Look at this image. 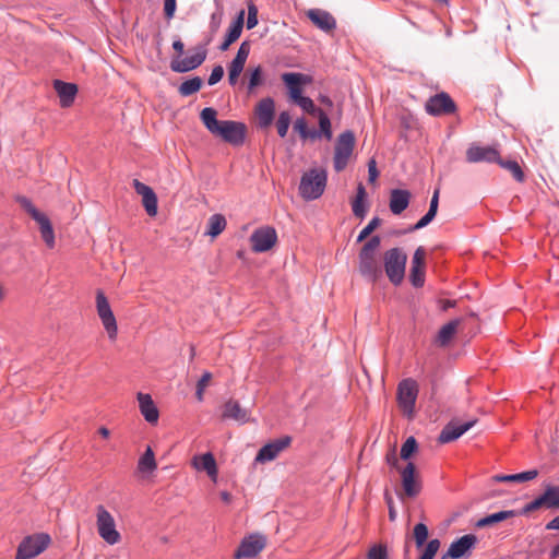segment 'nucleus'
<instances>
[{
    "label": "nucleus",
    "mask_w": 559,
    "mask_h": 559,
    "mask_svg": "<svg viewBox=\"0 0 559 559\" xmlns=\"http://www.w3.org/2000/svg\"><path fill=\"white\" fill-rule=\"evenodd\" d=\"M200 119L211 134L221 138L225 142L235 146L245 142L247 127L243 122L218 120L217 111L212 107L203 108L200 112Z\"/></svg>",
    "instance_id": "f257e3e1"
},
{
    "label": "nucleus",
    "mask_w": 559,
    "mask_h": 559,
    "mask_svg": "<svg viewBox=\"0 0 559 559\" xmlns=\"http://www.w3.org/2000/svg\"><path fill=\"white\" fill-rule=\"evenodd\" d=\"M173 49L177 52V56L171 58L169 68L173 72L176 73H187L189 71L195 70L206 59V50L202 47L197 48L193 55L181 58L185 51V44L178 36L173 41Z\"/></svg>",
    "instance_id": "f03ea898"
},
{
    "label": "nucleus",
    "mask_w": 559,
    "mask_h": 559,
    "mask_svg": "<svg viewBox=\"0 0 559 559\" xmlns=\"http://www.w3.org/2000/svg\"><path fill=\"white\" fill-rule=\"evenodd\" d=\"M328 173L325 169L311 168L300 179L299 194L306 201L319 199L326 187Z\"/></svg>",
    "instance_id": "7ed1b4c3"
},
{
    "label": "nucleus",
    "mask_w": 559,
    "mask_h": 559,
    "mask_svg": "<svg viewBox=\"0 0 559 559\" xmlns=\"http://www.w3.org/2000/svg\"><path fill=\"white\" fill-rule=\"evenodd\" d=\"M407 255L401 248H392L384 253V270L390 282L397 286L405 276Z\"/></svg>",
    "instance_id": "20e7f679"
},
{
    "label": "nucleus",
    "mask_w": 559,
    "mask_h": 559,
    "mask_svg": "<svg viewBox=\"0 0 559 559\" xmlns=\"http://www.w3.org/2000/svg\"><path fill=\"white\" fill-rule=\"evenodd\" d=\"M47 533H36L25 536L17 546L15 559H33L41 554L50 544Z\"/></svg>",
    "instance_id": "39448f33"
},
{
    "label": "nucleus",
    "mask_w": 559,
    "mask_h": 559,
    "mask_svg": "<svg viewBox=\"0 0 559 559\" xmlns=\"http://www.w3.org/2000/svg\"><path fill=\"white\" fill-rule=\"evenodd\" d=\"M355 134L352 130L342 132L335 143L333 167L335 171L344 170L355 147Z\"/></svg>",
    "instance_id": "423d86ee"
},
{
    "label": "nucleus",
    "mask_w": 559,
    "mask_h": 559,
    "mask_svg": "<svg viewBox=\"0 0 559 559\" xmlns=\"http://www.w3.org/2000/svg\"><path fill=\"white\" fill-rule=\"evenodd\" d=\"M96 524L99 536L109 545H115L120 540V534L116 530L114 516L102 504L96 509Z\"/></svg>",
    "instance_id": "0eeeda50"
},
{
    "label": "nucleus",
    "mask_w": 559,
    "mask_h": 559,
    "mask_svg": "<svg viewBox=\"0 0 559 559\" xmlns=\"http://www.w3.org/2000/svg\"><path fill=\"white\" fill-rule=\"evenodd\" d=\"M396 395L399 406L405 414L412 415L414 413L415 403L418 396L417 382L412 378L402 380L397 385Z\"/></svg>",
    "instance_id": "6e6552de"
},
{
    "label": "nucleus",
    "mask_w": 559,
    "mask_h": 559,
    "mask_svg": "<svg viewBox=\"0 0 559 559\" xmlns=\"http://www.w3.org/2000/svg\"><path fill=\"white\" fill-rule=\"evenodd\" d=\"M249 241L253 252H266L276 243L277 233L272 226H262L253 230L250 235Z\"/></svg>",
    "instance_id": "1a4fd4ad"
},
{
    "label": "nucleus",
    "mask_w": 559,
    "mask_h": 559,
    "mask_svg": "<svg viewBox=\"0 0 559 559\" xmlns=\"http://www.w3.org/2000/svg\"><path fill=\"white\" fill-rule=\"evenodd\" d=\"M96 309L109 338L114 340L117 336V321L107 297L100 289L96 293Z\"/></svg>",
    "instance_id": "9d476101"
},
{
    "label": "nucleus",
    "mask_w": 559,
    "mask_h": 559,
    "mask_svg": "<svg viewBox=\"0 0 559 559\" xmlns=\"http://www.w3.org/2000/svg\"><path fill=\"white\" fill-rule=\"evenodd\" d=\"M478 538L474 534L463 535L453 540L440 559H463L471 555Z\"/></svg>",
    "instance_id": "9b49d317"
},
{
    "label": "nucleus",
    "mask_w": 559,
    "mask_h": 559,
    "mask_svg": "<svg viewBox=\"0 0 559 559\" xmlns=\"http://www.w3.org/2000/svg\"><path fill=\"white\" fill-rule=\"evenodd\" d=\"M265 545L266 538L262 534H250L240 542L234 557L236 559H252L263 550Z\"/></svg>",
    "instance_id": "f8f14e48"
},
{
    "label": "nucleus",
    "mask_w": 559,
    "mask_h": 559,
    "mask_svg": "<svg viewBox=\"0 0 559 559\" xmlns=\"http://www.w3.org/2000/svg\"><path fill=\"white\" fill-rule=\"evenodd\" d=\"M425 109L429 115L439 117L454 114L456 111V104L448 93L441 92L428 98Z\"/></svg>",
    "instance_id": "ddd939ff"
},
{
    "label": "nucleus",
    "mask_w": 559,
    "mask_h": 559,
    "mask_svg": "<svg viewBox=\"0 0 559 559\" xmlns=\"http://www.w3.org/2000/svg\"><path fill=\"white\" fill-rule=\"evenodd\" d=\"M358 270L361 276L371 283L378 282L383 276L377 255L358 254Z\"/></svg>",
    "instance_id": "4468645a"
},
{
    "label": "nucleus",
    "mask_w": 559,
    "mask_h": 559,
    "mask_svg": "<svg viewBox=\"0 0 559 559\" xmlns=\"http://www.w3.org/2000/svg\"><path fill=\"white\" fill-rule=\"evenodd\" d=\"M292 443L290 436H283L264 444L255 456V462L265 463L273 461L284 449Z\"/></svg>",
    "instance_id": "2eb2a0df"
},
{
    "label": "nucleus",
    "mask_w": 559,
    "mask_h": 559,
    "mask_svg": "<svg viewBox=\"0 0 559 559\" xmlns=\"http://www.w3.org/2000/svg\"><path fill=\"white\" fill-rule=\"evenodd\" d=\"M250 53V46L248 41H242L237 50L235 58L228 66V82L235 86L238 82L239 75L243 71L246 61Z\"/></svg>",
    "instance_id": "dca6fc26"
},
{
    "label": "nucleus",
    "mask_w": 559,
    "mask_h": 559,
    "mask_svg": "<svg viewBox=\"0 0 559 559\" xmlns=\"http://www.w3.org/2000/svg\"><path fill=\"white\" fill-rule=\"evenodd\" d=\"M425 249L423 247H418L412 259L409 282L415 288H420L425 284Z\"/></svg>",
    "instance_id": "f3484780"
},
{
    "label": "nucleus",
    "mask_w": 559,
    "mask_h": 559,
    "mask_svg": "<svg viewBox=\"0 0 559 559\" xmlns=\"http://www.w3.org/2000/svg\"><path fill=\"white\" fill-rule=\"evenodd\" d=\"M306 15L317 28L326 34L332 33L336 28V19L326 10L310 9Z\"/></svg>",
    "instance_id": "a211bd4d"
},
{
    "label": "nucleus",
    "mask_w": 559,
    "mask_h": 559,
    "mask_svg": "<svg viewBox=\"0 0 559 559\" xmlns=\"http://www.w3.org/2000/svg\"><path fill=\"white\" fill-rule=\"evenodd\" d=\"M476 423L477 419H472L463 424H455L454 421H450L442 428L438 437V441L442 444L455 441L466 431L472 429Z\"/></svg>",
    "instance_id": "6ab92c4d"
},
{
    "label": "nucleus",
    "mask_w": 559,
    "mask_h": 559,
    "mask_svg": "<svg viewBox=\"0 0 559 559\" xmlns=\"http://www.w3.org/2000/svg\"><path fill=\"white\" fill-rule=\"evenodd\" d=\"M499 152L490 146L471 145L466 151V160L468 163H498Z\"/></svg>",
    "instance_id": "aec40b11"
},
{
    "label": "nucleus",
    "mask_w": 559,
    "mask_h": 559,
    "mask_svg": "<svg viewBox=\"0 0 559 559\" xmlns=\"http://www.w3.org/2000/svg\"><path fill=\"white\" fill-rule=\"evenodd\" d=\"M402 486L405 495L409 498L416 497L420 492V484L416 480V466L413 462L401 472Z\"/></svg>",
    "instance_id": "412c9836"
},
{
    "label": "nucleus",
    "mask_w": 559,
    "mask_h": 559,
    "mask_svg": "<svg viewBox=\"0 0 559 559\" xmlns=\"http://www.w3.org/2000/svg\"><path fill=\"white\" fill-rule=\"evenodd\" d=\"M245 23V11L241 10L236 19L230 23L227 33L225 35L224 41L219 45L221 51H226L229 46L235 43L241 35Z\"/></svg>",
    "instance_id": "4be33fe9"
},
{
    "label": "nucleus",
    "mask_w": 559,
    "mask_h": 559,
    "mask_svg": "<svg viewBox=\"0 0 559 559\" xmlns=\"http://www.w3.org/2000/svg\"><path fill=\"white\" fill-rule=\"evenodd\" d=\"M138 401H139L140 412L143 415L144 419L148 424H156L158 421L159 412H158V408L156 407L152 396L150 394L139 392Z\"/></svg>",
    "instance_id": "5701e85b"
},
{
    "label": "nucleus",
    "mask_w": 559,
    "mask_h": 559,
    "mask_svg": "<svg viewBox=\"0 0 559 559\" xmlns=\"http://www.w3.org/2000/svg\"><path fill=\"white\" fill-rule=\"evenodd\" d=\"M275 115V102L271 97L261 99L257 106V116L260 128H267L272 124Z\"/></svg>",
    "instance_id": "b1692460"
},
{
    "label": "nucleus",
    "mask_w": 559,
    "mask_h": 559,
    "mask_svg": "<svg viewBox=\"0 0 559 559\" xmlns=\"http://www.w3.org/2000/svg\"><path fill=\"white\" fill-rule=\"evenodd\" d=\"M411 192L405 189H393L390 193L389 207L394 215H400L409 205Z\"/></svg>",
    "instance_id": "393cba45"
},
{
    "label": "nucleus",
    "mask_w": 559,
    "mask_h": 559,
    "mask_svg": "<svg viewBox=\"0 0 559 559\" xmlns=\"http://www.w3.org/2000/svg\"><path fill=\"white\" fill-rule=\"evenodd\" d=\"M53 87L59 96L60 105L62 107L71 106L78 93V86L74 83L55 80Z\"/></svg>",
    "instance_id": "a878e982"
},
{
    "label": "nucleus",
    "mask_w": 559,
    "mask_h": 559,
    "mask_svg": "<svg viewBox=\"0 0 559 559\" xmlns=\"http://www.w3.org/2000/svg\"><path fill=\"white\" fill-rule=\"evenodd\" d=\"M222 418L234 419L240 424H245L249 420V414L237 401L229 400L223 405Z\"/></svg>",
    "instance_id": "bb28decb"
},
{
    "label": "nucleus",
    "mask_w": 559,
    "mask_h": 559,
    "mask_svg": "<svg viewBox=\"0 0 559 559\" xmlns=\"http://www.w3.org/2000/svg\"><path fill=\"white\" fill-rule=\"evenodd\" d=\"M282 81L287 91L290 92L311 84L312 76L300 72H285L282 74Z\"/></svg>",
    "instance_id": "cd10ccee"
},
{
    "label": "nucleus",
    "mask_w": 559,
    "mask_h": 559,
    "mask_svg": "<svg viewBox=\"0 0 559 559\" xmlns=\"http://www.w3.org/2000/svg\"><path fill=\"white\" fill-rule=\"evenodd\" d=\"M514 516H518L516 510H503V511L488 514V515L479 519L475 525L478 528H483L486 526H491L493 524H497L499 522H502L504 520H508V519L514 518Z\"/></svg>",
    "instance_id": "c85d7f7f"
},
{
    "label": "nucleus",
    "mask_w": 559,
    "mask_h": 559,
    "mask_svg": "<svg viewBox=\"0 0 559 559\" xmlns=\"http://www.w3.org/2000/svg\"><path fill=\"white\" fill-rule=\"evenodd\" d=\"M366 197H367L366 188L360 182L357 187L356 198L352 202V210H353L354 215L361 219L365 218V216L367 214Z\"/></svg>",
    "instance_id": "c756f323"
},
{
    "label": "nucleus",
    "mask_w": 559,
    "mask_h": 559,
    "mask_svg": "<svg viewBox=\"0 0 559 559\" xmlns=\"http://www.w3.org/2000/svg\"><path fill=\"white\" fill-rule=\"evenodd\" d=\"M537 475V469H528L516 474L497 475L495 476V479L500 483H524L533 480Z\"/></svg>",
    "instance_id": "7c9ffc66"
},
{
    "label": "nucleus",
    "mask_w": 559,
    "mask_h": 559,
    "mask_svg": "<svg viewBox=\"0 0 559 559\" xmlns=\"http://www.w3.org/2000/svg\"><path fill=\"white\" fill-rule=\"evenodd\" d=\"M203 85V80L202 78L200 76H193V78H190L186 81H183L179 87H178V93L182 96V97H189L195 93H198L201 87Z\"/></svg>",
    "instance_id": "2f4dec72"
},
{
    "label": "nucleus",
    "mask_w": 559,
    "mask_h": 559,
    "mask_svg": "<svg viewBox=\"0 0 559 559\" xmlns=\"http://www.w3.org/2000/svg\"><path fill=\"white\" fill-rule=\"evenodd\" d=\"M226 218L222 214H213L210 216L207 221V229L206 235L211 236L212 238L217 237L226 227Z\"/></svg>",
    "instance_id": "473e14b6"
},
{
    "label": "nucleus",
    "mask_w": 559,
    "mask_h": 559,
    "mask_svg": "<svg viewBox=\"0 0 559 559\" xmlns=\"http://www.w3.org/2000/svg\"><path fill=\"white\" fill-rule=\"evenodd\" d=\"M157 464L155 461L154 452L151 447H147L138 462V469L141 473H152L156 469Z\"/></svg>",
    "instance_id": "72a5a7b5"
},
{
    "label": "nucleus",
    "mask_w": 559,
    "mask_h": 559,
    "mask_svg": "<svg viewBox=\"0 0 559 559\" xmlns=\"http://www.w3.org/2000/svg\"><path fill=\"white\" fill-rule=\"evenodd\" d=\"M543 497L546 509L559 510V486L547 485L543 492Z\"/></svg>",
    "instance_id": "f704fd0d"
},
{
    "label": "nucleus",
    "mask_w": 559,
    "mask_h": 559,
    "mask_svg": "<svg viewBox=\"0 0 559 559\" xmlns=\"http://www.w3.org/2000/svg\"><path fill=\"white\" fill-rule=\"evenodd\" d=\"M460 324L459 319L451 320L450 322L442 325V328L439 330L438 333V340L440 344L445 345L448 344L452 337L454 336L456 329Z\"/></svg>",
    "instance_id": "c9c22d12"
},
{
    "label": "nucleus",
    "mask_w": 559,
    "mask_h": 559,
    "mask_svg": "<svg viewBox=\"0 0 559 559\" xmlns=\"http://www.w3.org/2000/svg\"><path fill=\"white\" fill-rule=\"evenodd\" d=\"M429 530L425 523H417L413 528V537L415 540V546L418 550H420L428 542Z\"/></svg>",
    "instance_id": "e433bc0d"
},
{
    "label": "nucleus",
    "mask_w": 559,
    "mask_h": 559,
    "mask_svg": "<svg viewBox=\"0 0 559 559\" xmlns=\"http://www.w3.org/2000/svg\"><path fill=\"white\" fill-rule=\"evenodd\" d=\"M497 164L499 166H501L502 168L508 169L518 182L524 181V178H525L524 173H523L520 164L516 160H514V159L504 160L501 157H499V160Z\"/></svg>",
    "instance_id": "4c0bfd02"
},
{
    "label": "nucleus",
    "mask_w": 559,
    "mask_h": 559,
    "mask_svg": "<svg viewBox=\"0 0 559 559\" xmlns=\"http://www.w3.org/2000/svg\"><path fill=\"white\" fill-rule=\"evenodd\" d=\"M263 83V69L261 66H257L255 68L249 71V80L247 85L248 93H252L257 87L261 86Z\"/></svg>",
    "instance_id": "58836bf2"
},
{
    "label": "nucleus",
    "mask_w": 559,
    "mask_h": 559,
    "mask_svg": "<svg viewBox=\"0 0 559 559\" xmlns=\"http://www.w3.org/2000/svg\"><path fill=\"white\" fill-rule=\"evenodd\" d=\"M319 119V131L321 132L322 136L325 138L328 141L332 139V123L331 119L328 116L325 111L318 110V114L316 115Z\"/></svg>",
    "instance_id": "ea45409f"
},
{
    "label": "nucleus",
    "mask_w": 559,
    "mask_h": 559,
    "mask_svg": "<svg viewBox=\"0 0 559 559\" xmlns=\"http://www.w3.org/2000/svg\"><path fill=\"white\" fill-rule=\"evenodd\" d=\"M198 467L204 469L207 473V475L211 477L216 476V474H217V465H216L215 457L210 452L203 454L200 457V466H198Z\"/></svg>",
    "instance_id": "a19ab883"
},
{
    "label": "nucleus",
    "mask_w": 559,
    "mask_h": 559,
    "mask_svg": "<svg viewBox=\"0 0 559 559\" xmlns=\"http://www.w3.org/2000/svg\"><path fill=\"white\" fill-rule=\"evenodd\" d=\"M418 450V443L415 437H408L401 447L400 456L402 460H409Z\"/></svg>",
    "instance_id": "79ce46f5"
},
{
    "label": "nucleus",
    "mask_w": 559,
    "mask_h": 559,
    "mask_svg": "<svg viewBox=\"0 0 559 559\" xmlns=\"http://www.w3.org/2000/svg\"><path fill=\"white\" fill-rule=\"evenodd\" d=\"M441 542L438 538H432L421 548L423 551L418 559H433L440 549Z\"/></svg>",
    "instance_id": "37998d69"
},
{
    "label": "nucleus",
    "mask_w": 559,
    "mask_h": 559,
    "mask_svg": "<svg viewBox=\"0 0 559 559\" xmlns=\"http://www.w3.org/2000/svg\"><path fill=\"white\" fill-rule=\"evenodd\" d=\"M381 245V238L378 235L371 236L361 247L359 254L377 255L376 251Z\"/></svg>",
    "instance_id": "c03bdc74"
},
{
    "label": "nucleus",
    "mask_w": 559,
    "mask_h": 559,
    "mask_svg": "<svg viewBox=\"0 0 559 559\" xmlns=\"http://www.w3.org/2000/svg\"><path fill=\"white\" fill-rule=\"evenodd\" d=\"M381 224V218L378 216H374L371 218V221L359 231L356 241L362 242L368 237L370 238V235L377 229Z\"/></svg>",
    "instance_id": "a18cd8bd"
},
{
    "label": "nucleus",
    "mask_w": 559,
    "mask_h": 559,
    "mask_svg": "<svg viewBox=\"0 0 559 559\" xmlns=\"http://www.w3.org/2000/svg\"><path fill=\"white\" fill-rule=\"evenodd\" d=\"M142 204L150 216L157 214V197L154 190L142 198Z\"/></svg>",
    "instance_id": "49530a36"
},
{
    "label": "nucleus",
    "mask_w": 559,
    "mask_h": 559,
    "mask_svg": "<svg viewBox=\"0 0 559 559\" xmlns=\"http://www.w3.org/2000/svg\"><path fill=\"white\" fill-rule=\"evenodd\" d=\"M290 126V115L288 111H282L278 115L276 121L277 133L281 138H285L287 135L288 129Z\"/></svg>",
    "instance_id": "de8ad7c7"
},
{
    "label": "nucleus",
    "mask_w": 559,
    "mask_h": 559,
    "mask_svg": "<svg viewBox=\"0 0 559 559\" xmlns=\"http://www.w3.org/2000/svg\"><path fill=\"white\" fill-rule=\"evenodd\" d=\"M540 508H545V500L543 497V493L536 497L534 500L525 504L520 511L518 512V515H526L530 512H533L535 510H538Z\"/></svg>",
    "instance_id": "09e8293b"
},
{
    "label": "nucleus",
    "mask_w": 559,
    "mask_h": 559,
    "mask_svg": "<svg viewBox=\"0 0 559 559\" xmlns=\"http://www.w3.org/2000/svg\"><path fill=\"white\" fill-rule=\"evenodd\" d=\"M40 235L47 247L53 248L55 246V233L51 223L39 227Z\"/></svg>",
    "instance_id": "8fccbe9b"
},
{
    "label": "nucleus",
    "mask_w": 559,
    "mask_h": 559,
    "mask_svg": "<svg viewBox=\"0 0 559 559\" xmlns=\"http://www.w3.org/2000/svg\"><path fill=\"white\" fill-rule=\"evenodd\" d=\"M304 111H306L309 115L316 116L318 114V110H321V108L317 107L313 103V100L308 97L304 96L298 103H296Z\"/></svg>",
    "instance_id": "3c124183"
},
{
    "label": "nucleus",
    "mask_w": 559,
    "mask_h": 559,
    "mask_svg": "<svg viewBox=\"0 0 559 559\" xmlns=\"http://www.w3.org/2000/svg\"><path fill=\"white\" fill-rule=\"evenodd\" d=\"M368 559H388V550L383 545H374L369 549Z\"/></svg>",
    "instance_id": "603ef678"
},
{
    "label": "nucleus",
    "mask_w": 559,
    "mask_h": 559,
    "mask_svg": "<svg viewBox=\"0 0 559 559\" xmlns=\"http://www.w3.org/2000/svg\"><path fill=\"white\" fill-rule=\"evenodd\" d=\"M258 24V9L253 3L248 5V17L246 22V26L248 29H252Z\"/></svg>",
    "instance_id": "864d4df0"
},
{
    "label": "nucleus",
    "mask_w": 559,
    "mask_h": 559,
    "mask_svg": "<svg viewBox=\"0 0 559 559\" xmlns=\"http://www.w3.org/2000/svg\"><path fill=\"white\" fill-rule=\"evenodd\" d=\"M15 201L21 205V207L26 211L31 216L34 215L38 210L34 206L32 201L24 195H16Z\"/></svg>",
    "instance_id": "5fc2aeb1"
},
{
    "label": "nucleus",
    "mask_w": 559,
    "mask_h": 559,
    "mask_svg": "<svg viewBox=\"0 0 559 559\" xmlns=\"http://www.w3.org/2000/svg\"><path fill=\"white\" fill-rule=\"evenodd\" d=\"M224 76V68L221 64L215 66L207 79V84L213 86L217 84Z\"/></svg>",
    "instance_id": "6e6d98bb"
},
{
    "label": "nucleus",
    "mask_w": 559,
    "mask_h": 559,
    "mask_svg": "<svg viewBox=\"0 0 559 559\" xmlns=\"http://www.w3.org/2000/svg\"><path fill=\"white\" fill-rule=\"evenodd\" d=\"M294 131H296L302 140H306V133L308 130L307 121L304 117L297 118L294 122Z\"/></svg>",
    "instance_id": "4d7b16f0"
},
{
    "label": "nucleus",
    "mask_w": 559,
    "mask_h": 559,
    "mask_svg": "<svg viewBox=\"0 0 559 559\" xmlns=\"http://www.w3.org/2000/svg\"><path fill=\"white\" fill-rule=\"evenodd\" d=\"M176 9L177 0H164V15L167 20L174 19Z\"/></svg>",
    "instance_id": "13d9d810"
},
{
    "label": "nucleus",
    "mask_w": 559,
    "mask_h": 559,
    "mask_svg": "<svg viewBox=\"0 0 559 559\" xmlns=\"http://www.w3.org/2000/svg\"><path fill=\"white\" fill-rule=\"evenodd\" d=\"M378 177H379V171L377 169V163L373 158H371L368 162V181L372 183L377 180Z\"/></svg>",
    "instance_id": "bf43d9fd"
},
{
    "label": "nucleus",
    "mask_w": 559,
    "mask_h": 559,
    "mask_svg": "<svg viewBox=\"0 0 559 559\" xmlns=\"http://www.w3.org/2000/svg\"><path fill=\"white\" fill-rule=\"evenodd\" d=\"M133 187L135 192L140 194L142 198L144 197V194H148L150 192L153 191V189L150 186L139 181L138 179L133 181Z\"/></svg>",
    "instance_id": "052dcab7"
},
{
    "label": "nucleus",
    "mask_w": 559,
    "mask_h": 559,
    "mask_svg": "<svg viewBox=\"0 0 559 559\" xmlns=\"http://www.w3.org/2000/svg\"><path fill=\"white\" fill-rule=\"evenodd\" d=\"M384 499H385V502L388 504V508H389V519L390 521H395L396 520V516H397V513L393 507V500H392V497L385 492L384 495Z\"/></svg>",
    "instance_id": "680f3d73"
},
{
    "label": "nucleus",
    "mask_w": 559,
    "mask_h": 559,
    "mask_svg": "<svg viewBox=\"0 0 559 559\" xmlns=\"http://www.w3.org/2000/svg\"><path fill=\"white\" fill-rule=\"evenodd\" d=\"M32 218L34 221L37 222V224L39 225V227H43L44 225H47L50 223L49 218L41 212L37 211L36 213H34V215L32 216Z\"/></svg>",
    "instance_id": "e2e57ef3"
},
{
    "label": "nucleus",
    "mask_w": 559,
    "mask_h": 559,
    "mask_svg": "<svg viewBox=\"0 0 559 559\" xmlns=\"http://www.w3.org/2000/svg\"><path fill=\"white\" fill-rule=\"evenodd\" d=\"M430 223L426 219L425 215L414 225L409 226L408 229L406 231H416V230H419L424 227H426L427 225H429Z\"/></svg>",
    "instance_id": "0e129e2a"
},
{
    "label": "nucleus",
    "mask_w": 559,
    "mask_h": 559,
    "mask_svg": "<svg viewBox=\"0 0 559 559\" xmlns=\"http://www.w3.org/2000/svg\"><path fill=\"white\" fill-rule=\"evenodd\" d=\"M288 96L295 104L298 103L304 97L302 88L288 92Z\"/></svg>",
    "instance_id": "69168bd1"
},
{
    "label": "nucleus",
    "mask_w": 559,
    "mask_h": 559,
    "mask_svg": "<svg viewBox=\"0 0 559 559\" xmlns=\"http://www.w3.org/2000/svg\"><path fill=\"white\" fill-rule=\"evenodd\" d=\"M211 378H212V373L209 372V371H205L202 374V377L200 378V380L198 381L197 386L205 389V386H206V384H207V382L210 381Z\"/></svg>",
    "instance_id": "338daca9"
},
{
    "label": "nucleus",
    "mask_w": 559,
    "mask_h": 559,
    "mask_svg": "<svg viewBox=\"0 0 559 559\" xmlns=\"http://www.w3.org/2000/svg\"><path fill=\"white\" fill-rule=\"evenodd\" d=\"M545 528L548 531H559V515L549 521Z\"/></svg>",
    "instance_id": "774afa93"
}]
</instances>
